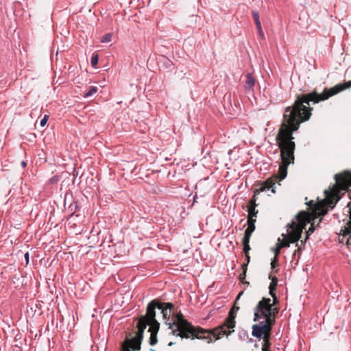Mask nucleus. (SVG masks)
I'll return each mask as SVG.
<instances>
[{
  "label": "nucleus",
  "instance_id": "1",
  "mask_svg": "<svg viewBox=\"0 0 351 351\" xmlns=\"http://www.w3.org/2000/svg\"><path fill=\"white\" fill-rule=\"evenodd\" d=\"M311 113L306 110H300L295 104L285 108L283 119L276 136L277 145L280 149L282 162L279 166L278 174L274 175L261 184L259 189L254 191V196L249 202V206L256 208V196L261 192L271 189L273 193H276L274 185L277 180H284L287 175L288 166L294 162V152L295 143L293 141V132L297 131L302 123L308 121Z\"/></svg>",
  "mask_w": 351,
  "mask_h": 351
},
{
  "label": "nucleus",
  "instance_id": "2",
  "mask_svg": "<svg viewBox=\"0 0 351 351\" xmlns=\"http://www.w3.org/2000/svg\"><path fill=\"white\" fill-rule=\"evenodd\" d=\"M271 299L263 298L254 308V322L257 324L252 326V335L261 339L266 331L271 330L276 322V316L278 313V308H272Z\"/></svg>",
  "mask_w": 351,
  "mask_h": 351
},
{
  "label": "nucleus",
  "instance_id": "3",
  "mask_svg": "<svg viewBox=\"0 0 351 351\" xmlns=\"http://www.w3.org/2000/svg\"><path fill=\"white\" fill-rule=\"evenodd\" d=\"M169 328L171 330V334L182 339H203L210 343L213 341L211 330H205L199 326H194L184 318L181 313L177 314Z\"/></svg>",
  "mask_w": 351,
  "mask_h": 351
},
{
  "label": "nucleus",
  "instance_id": "4",
  "mask_svg": "<svg viewBox=\"0 0 351 351\" xmlns=\"http://www.w3.org/2000/svg\"><path fill=\"white\" fill-rule=\"evenodd\" d=\"M350 87L351 80L343 84H338L329 89L325 88L320 94L317 93L316 90H313L307 94L298 95L294 103L295 106H299L300 110L304 111L306 109L311 113L313 109L310 107V102H313L314 104H317Z\"/></svg>",
  "mask_w": 351,
  "mask_h": 351
},
{
  "label": "nucleus",
  "instance_id": "5",
  "mask_svg": "<svg viewBox=\"0 0 351 351\" xmlns=\"http://www.w3.org/2000/svg\"><path fill=\"white\" fill-rule=\"evenodd\" d=\"M154 324V321L148 315L147 311L145 315L139 317L137 324V331L132 337H127L124 341L121 343V351H139L141 348V344L143 339L144 331L147 326L151 327Z\"/></svg>",
  "mask_w": 351,
  "mask_h": 351
},
{
  "label": "nucleus",
  "instance_id": "6",
  "mask_svg": "<svg viewBox=\"0 0 351 351\" xmlns=\"http://www.w3.org/2000/svg\"><path fill=\"white\" fill-rule=\"evenodd\" d=\"M242 294L243 292H240L237 295L234 304L230 309L228 316L225 319L224 323L211 331L213 339L215 338L216 339H219L223 335L228 336L234 331V328L236 324V312L239 309V307L236 306V303Z\"/></svg>",
  "mask_w": 351,
  "mask_h": 351
},
{
  "label": "nucleus",
  "instance_id": "7",
  "mask_svg": "<svg viewBox=\"0 0 351 351\" xmlns=\"http://www.w3.org/2000/svg\"><path fill=\"white\" fill-rule=\"evenodd\" d=\"M287 227L289 229H291V231L289 233V237H287L284 234H282V236L284 237V240L278 243L279 248L287 247H289L291 243H296L298 249L294 251L293 254V256L295 257L297 253L300 252L302 246H304V242L303 241H300V243L298 242L301 238L302 228H300L295 221H292L291 223L287 224Z\"/></svg>",
  "mask_w": 351,
  "mask_h": 351
},
{
  "label": "nucleus",
  "instance_id": "8",
  "mask_svg": "<svg viewBox=\"0 0 351 351\" xmlns=\"http://www.w3.org/2000/svg\"><path fill=\"white\" fill-rule=\"evenodd\" d=\"M156 308L161 310V313H162V316L165 319L169 320L172 315V310L173 309L174 306L170 302L162 303L156 300L151 301L148 304L147 308L148 315L151 317L152 322L156 319Z\"/></svg>",
  "mask_w": 351,
  "mask_h": 351
},
{
  "label": "nucleus",
  "instance_id": "9",
  "mask_svg": "<svg viewBox=\"0 0 351 351\" xmlns=\"http://www.w3.org/2000/svg\"><path fill=\"white\" fill-rule=\"evenodd\" d=\"M160 328V324L156 319L154 320V324H152L151 327L149 328L150 337L149 339V343L151 346H155L158 342L157 334Z\"/></svg>",
  "mask_w": 351,
  "mask_h": 351
},
{
  "label": "nucleus",
  "instance_id": "10",
  "mask_svg": "<svg viewBox=\"0 0 351 351\" xmlns=\"http://www.w3.org/2000/svg\"><path fill=\"white\" fill-rule=\"evenodd\" d=\"M244 88L247 92H254V88L256 83V78L251 73H247L245 75Z\"/></svg>",
  "mask_w": 351,
  "mask_h": 351
},
{
  "label": "nucleus",
  "instance_id": "11",
  "mask_svg": "<svg viewBox=\"0 0 351 351\" xmlns=\"http://www.w3.org/2000/svg\"><path fill=\"white\" fill-rule=\"evenodd\" d=\"M342 231L343 232V235H350L349 238L348 239V243L351 244V220H349V221L346 223L344 230Z\"/></svg>",
  "mask_w": 351,
  "mask_h": 351
},
{
  "label": "nucleus",
  "instance_id": "12",
  "mask_svg": "<svg viewBox=\"0 0 351 351\" xmlns=\"http://www.w3.org/2000/svg\"><path fill=\"white\" fill-rule=\"evenodd\" d=\"M252 16L254 18L256 26L257 29H260L261 23L260 21L259 13L257 11L253 10L252 12Z\"/></svg>",
  "mask_w": 351,
  "mask_h": 351
},
{
  "label": "nucleus",
  "instance_id": "13",
  "mask_svg": "<svg viewBox=\"0 0 351 351\" xmlns=\"http://www.w3.org/2000/svg\"><path fill=\"white\" fill-rule=\"evenodd\" d=\"M269 279L271 280V282L269 285V289L272 291V290L276 289V286L278 284V278L276 276H269Z\"/></svg>",
  "mask_w": 351,
  "mask_h": 351
},
{
  "label": "nucleus",
  "instance_id": "14",
  "mask_svg": "<svg viewBox=\"0 0 351 351\" xmlns=\"http://www.w3.org/2000/svg\"><path fill=\"white\" fill-rule=\"evenodd\" d=\"M269 279L271 280V282L269 285V289L272 291V290L276 289V286L278 284V278L276 276H269Z\"/></svg>",
  "mask_w": 351,
  "mask_h": 351
},
{
  "label": "nucleus",
  "instance_id": "15",
  "mask_svg": "<svg viewBox=\"0 0 351 351\" xmlns=\"http://www.w3.org/2000/svg\"><path fill=\"white\" fill-rule=\"evenodd\" d=\"M98 90V88L97 86H90L88 90L84 93V97H89L95 94Z\"/></svg>",
  "mask_w": 351,
  "mask_h": 351
},
{
  "label": "nucleus",
  "instance_id": "16",
  "mask_svg": "<svg viewBox=\"0 0 351 351\" xmlns=\"http://www.w3.org/2000/svg\"><path fill=\"white\" fill-rule=\"evenodd\" d=\"M248 212V218L253 219V217H256L258 213V210H256L254 206H248L247 208Z\"/></svg>",
  "mask_w": 351,
  "mask_h": 351
},
{
  "label": "nucleus",
  "instance_id": "17",
  "mask_svg": "<svg viewBox=\"0 0 351 351\" xmlns=\"http://www.w3.org/2000/svg\"><path fill=\"white\" fill-rule=\"evenodd\" d=\"M254 232L253 229L252 228H247V229L245 231L244 237L243 238V240H247L250 241L251 235L252 232Z\"/></svg>",
  "mask_w": 351,
  "mask_h": 351
},
{
  "label": "nucleus",
  "instance_id": "18",
  "mask_svg": "<svg viewBox=\"0 0 351 351\" xmlns=\"http://www.w3.org/2000/svg\"><path fill=\"white\" fill-rule=\"evenodd\" d=\"M250 241L247 240H242V244L243 245V252L245 254H249V251L251 250V247L250 246Z\"/></svg>",
  "mask_w": 351,
  "mask_h": 351
},
{
  "label": "nucleus",
  "instance_id": "19",
  "mask_svg": "<svg viewBox=\"0 0 351 351\" xmlns=\"http://www.w3.org/2000/svg\"><path fill=\"white\" fill-rule=\"evenodd\" d=\"M271 346L270 341H263L262 343V351H269Z\"/></svg>",
  "mask_w": 351,
  "mask_h": 351
},
{
  "label": "nucleus",
  "instance_id": "20",
  "mask_svg": "<svg viewBox=\"0 0 351 351\" xmlns=\"http://www.w3.org/2000/svg\"><path fill=\"white\" fill-rule=\"evenodd\" d=\"M271 335V330L266 331L265 333H264V335L262 336L261 338H263V341H270Z\"/></svg>",
  "mask_w": 351,
  "mask_h": 351
},
{
  "label": "nucleus",
  "instance_id": "21",
  "mask_svg": "<svg viewBox=\"0 0 351 351\" xmlns=\"http://www.w3.org/2000/svg\"><path fill=\"white\" fill-rule=\"evenodd\" d=\"M90 63L93 66H95L98 63V56L97 54L93 53L91 60Z\"/></svg>",
  "mask_w": 351,
  "mask_h": 351
},
{
  "label": "nucleus",
  "instance_id": "22",
  "mask_svg": "<svg viewBox=\"0 0 351 351\" xmlns=\"http://www.w3.org/2000/svg\"><path fill=\"white\" fill-rule=\"evenodd\" d=\"M112 35L110 34H105L101 39V43H108L111 40Z\"/></svg>",
  "mask_w": 351,
  "mask_h": 351
},
{
  "label": "nucleus",
  "instance_id": "23",
  "mask_svg": "<svg viewBox=\"0 0 351 351\" xmlns=\"http://www.w3.org/2000/svg\"><path fill=\"white\" fill-rule=\"evenodd\" d=\"M255 222L256 219L247 218L248 228H252L254 231L255 230Z\"/></svg>",
  "mask_w": 351,
  "mask_h": 351
},
{
  "label": "nucleus",
  "instance_id": "24",
  "mask_svg": "<svg viewBox=\"0 0 351 351\" xmlns=\"http://www.w3.org/2000/svg\"><path fill=\"white\" fill-rule=\"evenodd\" d=\"M275 291L276 290H272V291H271V290H269V294L273 298V303L271 302V304L272 305V306L278 302V299L276 298Z\"/></svg>",
  "mask_w": 351,
  "mask_h": 351
},
{
  "label": "nucleus",
  "instance_id": "25",
  "mask_svg": "<svg viewBox=\"0 0 351 351\" xmlns=\"http://www.w3.org/2000/svg\"><path fill=\"white\" fill-rule=\"evenodd\" d=\"M246 272L245 271H243L242 273L239 275V280L243 283V284H247L249 285V282L247 281H244L245 276H246Z\"/></svg>",
  "mask_w": 351,
  "mask_h": 351
},
{
  "label": "nucleus",
  "instance_id": "26",
  "mask_svg": "<svg viewBox=\"0 0 351 351\" xmlns=\"http://www.w3.org/2000/svg\"><path fill=\"white\" fill-rule=\"evenodd\" d=\"M315 230V227H314V222H313L311 225V227L308 228V230L306 231V239H308V236L310 234H311Z\"/></svg>",
  "mask_w": 351,
  "mask_h": 351
},
{
  "label": "nucleus",
  "instance_id": "27",
  "mask_svg": "<svg viewBox=\"0 0 351 351\" xmlns=\"http://www.w3.org/2000/svg\"><path fill=\"white\" fill-rule=\"evenodd\" d=\"M48 119H49V116L45 114L40 121V125L42 127H44L47 124Z\"/></svg>",
  "mask_w": 351,
  "mask_h": 351
},
{
  "label": "nucleus",
  "instance_id": "28",
  "mask_svg": "<svg viewBox=\"0 0 351 351\" xmlns=\"http://www.w3.org/2000/svg\"><path fill=\"white\" fill-rule=\"evenodd\" d=\"M278 265V258L275 257L273 258L271 263V266L272 269H274Z\"/></svg>",
  "mask_w": 351,
  "mask_h": 351
},
{
  "label": "nucleus",
  "instance_id": "29",
  "mask_svg": "<svg viewBox=\"0 0 351 351\" xmlns=\"http://www.w3.org/2000/svg\"><path fill=\"white\" fill-rule=\"evenodd\" d=\"M24 257H25V261H26V264H28L29 263V252H26L24 255Z\"/></svg>",
  "mask_w": 351,
  "mask_h": 351
},
{
  "label": "nucleus",
  "instance_id": "30",
  "mask_svg": "<svg viewBox=\"0 0 351 351\" xmlns=\"http://www.w3.org/2000/svg\"><path fill=\"white\" fill-rule=\"evenodd\" d=\"M248 264H249V263H243V264H242L241 267H242L243 271H247V265H248Z\"/></svg>",
  "mask_w": 351,
  "mask_h": 351
},
{
  "label": "nucleus",
  "instance_id": "31",
  "mask_svg": "<svg viewBox=\"0 0 351 351\" xmlns=\"http://www.w3.org/2000/svg\"><path fill=\"white\" fill-rule=\"evenodd\" d=\"M258 33H259V35L261 36V37H264V34H263V29H262V27L261 26L260 29H258Z\"/></svg>",
  "mask_w": 351,
  "mask_h": 351
},
{
  "label": "nucleus",
  "instance_id": "32",
  "mask_svg": "<svg viewBox=\"0 0 351 351\" xmlns=\"http://www.w3.org/2000/svg\"><path fill=\"white\" fill-rule=\"evenodd\" d=\"M245 259H246V263H249L250 261V256L249 254H245Z\"/></svg>",
  "mask_w": 351,
  "mask_h": 351
},
{
  "label": "nucleus",
  "instance_id": "33",
  "mask_svg": "<svg viewBox=\"0 0 351 351\" xmlns=\"http://www.w3.org/2000/svg\"><path fill=\"white\" fill-rule=\"evenodd\" d=\"M335 202H334L333 199L330 200V203H329V206L332 208L335 206Z\"/></svg>",
  "mask_w": 351,
  "mask_h": 351
},
{
  "label": "nucleus",
  "instance_id": "34",
  "mask_svg": "<svg viewBox=\"0 0 351 351\" xmlns=\"http://www.w3.org/2000/svg\"><path fill=\"white\" fill-rule=\"evenodd\" d=\"M280 248H279V245L278 244V249L276 250V252H275V257H277L278 255L280 253Z\"/></svg>",
  "mask_w": 351,
  "mask_h": 351
},
{
  "label": "nucleus",
  "instance_id": "35",
  "mask_svg": "<svg viewBox=\"0 0 351 351\" xmlns=\"http://www.w3.org/2000/svg\"><path fill=\"white\" fill-rule=\"evenodd\" d=\"M324 193L326 194V198H328V197H329V196H330V192H329V191H327V190H325Z\"/></svg>",
  "mask_w": 351,
  "mask_h": 351
},
{
  "label": "nucleus",
  "instance_id": "36",
  "mask_svg": "<svg viewBox=\"0 0 351 351\" xmlns=\"http://www.w3.org/2000/svg\"><path fill=\"white\" fill-rule=\"evenodd\" d=\"M13 351H22L21 348L19 346H16L14 349H13Z\"/></svg>",
  "mask_w": 351,
  "mask_h": 351
},
{
  "label": "nucleus",
  "instance_id": "37",
  "mask_svg": "<svg viewBox=\"0 0 351 351\" xmlns=\"http://www.w3.org/2000/svg\"><path fill=\"white\" fill-rule=\"evenodd\" d=\"M21 166L24 168L27 166V162L25 161H22Z\"/></svg>",
  "mask_w": 351,
  "mask_h": 351
},
{
  "label": "nucleus",
  "instance_id": "38",
  "mask_svg": "<svg viewBox=\"0 0 351 351\" xmlns=\"http://www.w3.org/2000/svg\"><path fill=\"white\" fill-rule=\"evenodd\" d=\"M174 344H175V343H173V342H170V343H168V346H173V345H174Z\"/></svg>",
  "mask_w": 351,
  "mask_h": 351
},
{
  "label": "nucleus",
  "instance_id": "39",
  "mask_svg": "<svg viewBox=\"0 0 351 351\" xmlns=\"http://www.w3.org/2000/svg\"><path fill=\"white\" fill-rule=\"evenodd\" d=\"M332 190L334 191H332V193H336V191H335V189H332Z\"/></svg>",
  "mask_w": 351,
  "mask_h": 351
},
{
  "label": "nucleus",
  "instance_id": "40",
  "mask_svg": "<svg viewBox=\"0 0 351 351\" xmlns=\"http://www.w3.org/2000/svg\"><path fill=\"white\" fill-rule=\"evenodd\" d=\"M167 62H168V64H171V62H170V60H168Z\"/></svg>",
  "mask_w": 351,
  "mask_h": 351
},
{
  "label": "nucleus",
  "instance_id": "41",
  "mask_svg": "<svg viewBox=\"0 0 351 351\" xmlns=\"http://www.w3.org/2000/svg\"><path fill=\"white\" fill-rule=\"evenodd\" d=\"M150 351H154V349H152V348H151V349H150Z\"/></svg>",
  "mask_w": 351,
  "mask_h": 351
}]
</instances>
